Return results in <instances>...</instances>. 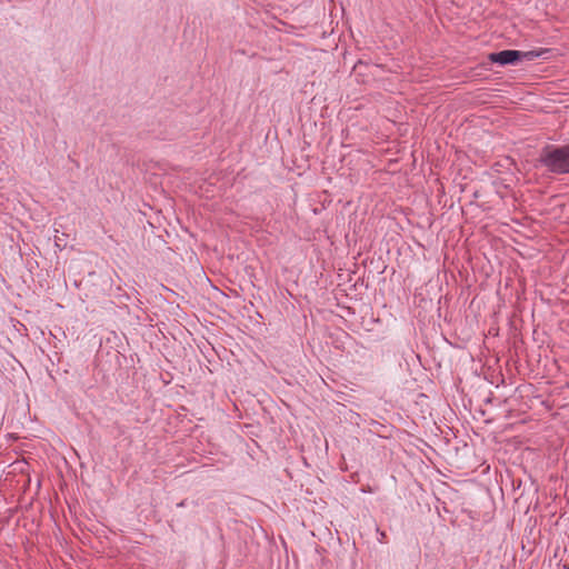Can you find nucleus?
Returning <instances> with one entry per match:
<instances>
[{
    "label": "nucleus",
    "instance_id": "f03ea898",
    "mask_svg": "<svg viewBox=\"0 0 569 569\" xmlns=\"http://www.w3.org/2000/svg\"><path fill=\"white\" fill-rule=\"evenodd\" d=\"M543 50L519 51V50H502L489 54V60L500 66L516 64L517 62L526 59L533 60L540 57Z\"/></svg>",
    "mask_w": 569,
    "mask_h": 569
},
{
    "label": "nucleus",
    "instance_id": "39448f33",
    "mask_svg": "<svg viewBox=\"0 0 569 569\" xmlns=\"http://www.w3.org/2000/svg\"><path fill=\"white\" fill-rule=\"evenodd\" d=\"M178 506H179V507H184V502L182 501V502H180Z\"/></svg>",
    "mask_w": 569,
    "mask_h": 569
},
{
    "label": "nucleus",
    "instance_id": "7ed1b4c3",
    "mask_svg": "<svg viewBox=\"0 0 569 569\" xmlns=\"http://www.w3.org/2000/svg\"><path fill=\"white\" fill-rule=\"evenodd\" d=\"M378 533H379V542L381 543H386L387 542V535L385 531H380L379 529H377Z\"/></svg>",
    "mask_w": 569,
    "mask_h": 569
},
{
    "label": "nucleus",
    "instance_id": "f257e3e1",
    "mask_svg": "<svg viewBox=\"0 0 569 569\" xmlns=\"http://www.w3.org/2000/svg\"><path fill=\"white\" fill-rule=\"evenodd\" d=\"M537 161L551 174H569V143L546 144L540 149Z\"/></svg>",
    "mask_w": 569,
    "mask_h": 569
},
{
    "label": "nucleus",
    "instance_id": "20e7f679",
    "mask_svg": "<svg viewBox=\"0 0 569 569\" xmlns=\"http://www.w3.org/2000/svg\"><path fill=\"white\" fill-rule=\"evenodd\" d=\"M54 238H56V246L61 248V241H63V238H60L58 236H56Z\"/></svg>",
    "mask_w": 569,
    "mask_h": 569
}]
</instances>
